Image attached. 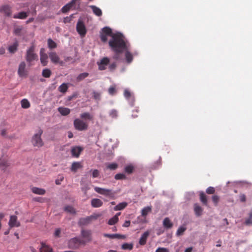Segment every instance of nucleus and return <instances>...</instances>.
Here are the masks:
<instances>
[{"instance_id":"obj_6","label":"nucleus","mask_w":252,"mask_h":252,"mask_svg":"<svg viewBox=\"0 0 252 252\" xmlns=\"http://www.w3.org/2000/svg\"><path fill=\"white\" fill-rule=\"evenodd\" d=\"M94 189L98 193H99L100 194L105 195L110 198H114L115 195L114 192H113L112 191V190L109 189H103L95 187H94Z\"/></svg>"},{"instance_id":"obj_9","label":"nucleus","mask_w":252,"mask_h":252,"mask_svg":"<svg viewBox=\"0 0 252 252\" xmlns=\"http://www.w3.org/2000/svg\"><path fill=\"white\" fill-rule=\"evenodd\" d=\"M110 63V60L107 57H104L101 59L99 62H97L99 70H104L106 69L107 66Z\"/></svg>"},{"instance_id":"obj_55","label":"nucleus","mask_w":252,"mask_h":252,"mask_svg":"<svg viewBox=\"0 0 252 252\" xmlns=\"http://www.w3.org/2000/svg\"><path fill=\"white\" fill-rule=\"evenodd\" d=\"M109 94L111 95H114L116 93L115 88L114 87H110L108 89Z\"/></svg>"},{"instance_id":"obj_33","label":"nucleus","mask_w":252,"mask_h":252,"mask_svg":"<svg viewBox=\"0 0 252 252\" xmlns=\"http://www.w3.org/2000/svg\"><path fill=\"white\" fill-rule=\"evenodd\" d=\"M67 84L66 83H63L58 88V90L62 93H65L68 89Z\"/></svg>"},{"instance_id":"obj_39","label":"nucleus","mask_w":252,"mask_h":252,"mask_svg":"<svg viewBox=\"0 0 252 252\" xmlns=\"http://www.w3.org/2000/svg\"><path fill=\"white\" fill-rule=\"evenodd\" d=\"M186 229L187 228L185 226H180L177 231L176 235L179 236L183 235L184 232L186 230Z\"/></svg>"},{"instance_id":"obj_63","label":"nucleus","mask_w":252,"mask_h":252,"mask_svg":"<svg viewBox=\"0 0 252 252\" xmlns=\"http://www.w3.org/2000/svg\"><path fill=\"white\" fill-rule=\"evenodd\" d=\"M63 179V177H61V178L56 180V184L57 185H60L61 184V182H62Z\"/></svg>"},{"instance_id":"obj_28","label":"nucleus","mask_w":252,"mask_h":252,"mask_svg":"<svg viewBox=\"0 0 252 252\" xmlns=\"http://www.w3.org/2000/svg\"><path fill=\"white\" fill-rule=\"evenodd\" d=\"M91 221L92 220H91L90 217L89 216L86 218H81L79 220V223L80 225H85L89 224Z\"/></svg>"},{"instance_id":"obj_53","label":"nucleus","mask_w":252,"mask_h":252,"mask_svg":"<svg viewBox=\"0 0 252 252\" xmlns=\"http://www.w3.org/2000/svg\"><path fill=\"white\" fill-rule=\"evenodd\" d=\"M155 252H169V250L165 248H158Z\"/></svg>"},{"instance_id":"obj_5","label":"nucleus","mask_w":252,"mask_h":252,"mask_svg":"<svg viewBox=\"0 0 252 252\" xmlns=\"http://www.w3.org/2000/svg\"><path fill=\"white\" fill-rule=\"evenodd\" d=\"M73 124L75 128L79 131L87 130L88 127V124L79 119H75Z\"/></svg>"},{"instance_id":"obj_12","label":"nucleus","mask_w":252,"mask_h":252,"mask_svg":"<svg viewBox=\"0 0 252 252\" xmlns=\"http://www.w3.org/2000/svg\"><path fill=\"white\" fill-rule=\"evenodd\" d=\"M81 234L82 238L85 239L83 240L86 241V243L92 241V232L91 230L82 229Z\"/></svg>"},{"instance_id":"obj_45","label":"nucleus","mask_w":252,"mask_h":252,"mask_svg":"<svg viewBox=\"0 0 252 252\" xmlns=\"http://www.w3.org/2000/svg\"><path fill=\"white\" fill-rule=\"evenodd\" d=\"M118 167V164L116 163H108L107 164V168L110 170H115Z\"/></svg>"},{"instance_id":"obj_40","label":"nucleus","mask_w":252,"mask_h":252,"mask_svg":"<svg viewBox=\"0 0 252 252\" xmlns=\"http://www.w3.org/2000/svg\"><path fill=\"white\" fill-rule=\"evenodd\" d=\"M89 76V73L87 72H84L80 73L78 75V76L77 77V80L78 81H81L85 78Z\"/></svg>"},{"instance_id":"obj_56","label":"nucleus","mask_w":252,"mask_h":252,"mask_svg":"<svg viewBox=\"0 0 252 252\" xmlns=\"http://www.w3.org/2000/svg\"><path fill=\"white\" fill-rule=\"evenodd\" d=\"M93 97L96 100H99L100 98V94L99 93L94 92Z\"/></svg>"},{"instance_id":"obj_3","label":"nucleus","mask_w":252,"mask_h":252,"mask_svg":"<svg viewBox=\"0 0 252 252\" xmlns=\"http://www.w3.org/2000/svg\"><path fill=\"white\" fill-rule=\"evenodd\" d=\"M86 241L81 240L78 237H74L70 239L68 243V247L70 249H77L80 245H85Z\"/></svg>"},{"instance_id":"obj_20","label":"nucleus","mask_w":252,"mask_h":252,"mask_svg":"<svg viewBox=\"0 0 252 252\" xmlns=\"http://www.w3.org/2000/svg\"><path fill=\"white\" fill-rule=\"evenodd\" d=\"M163 225L165 228L170 229L173 227V224L169 218L167 217L165 218L163 221Z\"/></svg>"},{"instance_id":"obj_4","label":"nucleus","mask_w":252,"mask_h":252,"mask_svg":"<svg viewBox=\"0 0 252 252\" xmlns=\"http://www.w3.org/2000/svg\"><path fill=\"white\" fill-rule=\"evenodd\" d=\"M42 133V130L39 129L38 133L33 136L32 142L34 147H41L43 145L44 143L41 138Z\"/></svg>"},{"instance_id":"obj_43","label":"nucleus","mask_w":252,"mask_h":252,"mask_svg":"<svg viewBox=\"0 0 252 252\" xmlns=\"http://www.w3.org/2000/svg\"><path fill=\"white\" fill-rule=\"evenodd\" d=\"M42 74L45 78H49L51 76V71L49 69H44L42 71Z\"/></svg>"},{"instance_id":"obj_22","label":"nucleus","mask_w":252,"mask_h":252,"mask_svg":"<svg viewBox=\"0 0 252 252\" xmlns=\"http://www.w3.org/2000/svg\"><path fill=\"white\" fill-rule=\"evenodd\" d=\"M28 16V13L26 12H20L17 14H14L13 16L14 19H25Z\"/></svg>"},{"instance_id":"obj_13","label":"nucleus","mask_w":252,"mask_h":252,"mask_svg":"<svg viewBox=\"0 0 252 252\" xmlns=\"http://www.w3.org/2000/svg\"><path fill=\"white\" fill-rule=\"evenodd\" d=\"M40 62L43 66H45L48 63V55L45 53V50L42 48L40 51Z\"/></svg>"},{"instance_id":"obj_2","label":"nucleus","mask_w":252,"mask_h":252,"mask_svg":"<svg viewBox=\"0 0 252 252\" xmlns=\"http://www.w3.org/2000/svg\"><path fill=\"white\" fill-rule=\"evenodd\" d=\"M26 60L29 63V66L32 65V61L38 60V56L34 53V46H32L27 51L26 56Z\"/></svg>"},{"instance_id":"obj_18","label":"nucleus","mask_w":252,"mask_h":252,"mask_svg":"<svg viewBox=\"0 0 252 252\" xmlns=\"http://www.w3.org/2000/svg\"><path fill=\"white\" fill-rule=\"evenodd\" d=\"M103 202L99 199L94 198L91 200V205L94 208H98L102 206Z\"/></svg>"},{"instance_id":"obj_62","label":"nucleus","mask_w":252,"mask_h":252,"mask_svg":"<svg viewBox=\"0 0 252 252\" xmlns=\"http://www.w3.org/2000/svg\"><path fill=\"white\" fill-rule=\"evenodd\" d=\"M21 29L19 28H15L14 30V33L16 35H19L21 32Z\"/></svg>"},{"instance_id":"obj_59","label":"nucleus","mask_w":252,"mask_h":252,"mask_svg":"<svg viewBox=\"0 0 252 252\" xmlns=\"http://www.w3.org/2000/svg\"><path fill=\"white\" fill-rule=\"evenodd\" d=\"M116 67V63H111L109 66V68L110 70H114Z\"/></svg>"},{"instance_id":"obj_27","label":"nucleus","mask_w":252,"mask_h":252,"mask_svg":"<svg viewBox=\"0 0 252 252\" xmlns=\"http://www.w3.org/2000/svg\"><path fill=\"white\" fill-rule=\"evenodd\" d=\"M82 166L80 162H74L72 163L70 170L71 171L75 172L77 170L81 168Z\"/></svg>"},{"instance_id":"obj_37","label":"nucleus","mask_w":252,"mask_h":252,"mask_svg":"<svg viewBox=\"0 0 252 252\" xmlns=\"http://www.w3.org/2000/svg\"><path fill=\"white\" fill-rule=\"evenodd\" d=\"M48 46L50 49H54L57 47V44L52 39H48Z\"/></svg>"},{"instance_id":"obj_21","label":"nucleus","mask_w":252,"mask_h":252,"mask_svg":"<svg viewBox=\"0 0 252 252\" xmlns=\"http://www.w3.org/2000/svg\"><path fill=\"white\" fill-rule=\"evenodd\" d=\"M31 189L33 193L36 194L44 195L46 193V190L41 188L32 187Z\"/></svg>"},{"instance_id":"obj_42","label":"nucleus","mask_w":252,"mask_h":252,"mask_svg":"<svg viewBox=\"0 0 252 252\" xmlns=\"http://www.w3.org/2000/svg\"><path fill=\"white\" fill-rule=\"evenodd\" d=\"M134 170V167L131 165H127L125 168V171L127 174H131Z\"/></svg>"},{"instance_id":"obj_47","label":"nucleus","mask_w":252,"mask_h":252,"mask_svg":"<svg viewBox=\"0 0 252 252\" xmlns=\"http://www.w3.org/2000/svg\"><path fill=\"white\" fill-rule=\"evenodd\" d=\"M126 178V175L124 174L118 173L115 175V179L116 180H122Z\"/></svg>"},{"instance_id":"obj_32","label":"nucleus","mask_w":252,"mask_h":252,"mask_svg":"<svg viewBox=\"0 0 252 252\" xmlns=\"http://www.w3.org/2000/svg\"><path fill=\"white\" fill-rule=\"evenodd\" d=\"M152 211V207H146L144 208L141 211V215L143 217H146L148 213H150Z\"/></svg>"},{"instance_id":"obj_15","label":"nucleus","mask_w":252,"mask_h":252,"mask_svg":"<svg viewBox=\"0 0 252 252\" xmlns=\"http://www.w3.org/2000/svg\"><path fill=\"white\" fill-rule=\"evenodd\" d=\"M8 224L11 227H19L20 225V222L17 221V217L16 216H10Z\"/></svg>"},{"instance_id":"obj_54","label":"nucleus","mask_w":252,"mask_h":252,"mask_svg":"<svg viewBox=\"0 0 252 252\" xmlns=\"http://www.w3.org/2000/svg\"><path fill=\"white\" fill-rule=\"evenodd\" d=\"M101 216V214H94L90 216V218L91 220H96L99 217H100V216Z\"/></svg>"},{"instance_id":"obj_46","label":"nucleus","mask_w":252,"mask_h":252,"mask_svg":"<svg viewBox=\"0 0 252 252\" xmlns=\"http://www.w3.org/2000/svg\"><path fill=\"white\" fill-rule=\"evenodd\" d=\"M64 210L67 212H69L71 214H75V210L74 208L71 206H67L65 207Z\"/></svg>"},{"instance_id":"obj_61","label":"nucleus","mask_w":252,"mask_h":252,"mask_svg":"<svg viewBox=\"0 0 252 252\" xmlns=\"http://www.w3.org/2000/svg\"><path fill=\"white\" fill-rule=\"evenodd\" d=\"M245 224L246 225H250L252 224V219L249 218L245 220Z\"/></svg>"},{"instance_id":"obj_57","label":"nucleus","mask_w":252,"mask_h":252,"mask_svg":"<svg viewBox=\"0 0 252 252\" xmlns=\"http://www.w3.org/2000/svg\"><path fill=\"white\" fill-rule=\"evenodd\" d=\"M61 232V230L60 228L56 229L54 233V236L56 237H59L60 236Z\"/></svg>"},{"instance_id":"obj_58","label":"nucleus","mask_w":252,"mask_h":252,"mask_svg":"<svg viewBox=\"0 0 252 252\" xmlns=\"http://www.w3.org/2000/svg\"><path fill=\"white\" fill-rule=\"evenodd\" d=\"M138 112L139 110L137 109H135L134 110H133L132 111V117L133 118H137L138 116L137 114L138 113Z\"/></svg>"},{"instance_id":"obj_35","label":"nucleus","mask_w":252,"mask_h":252,"mask_svg":"<svg viewBox=\"0 0 252 252\" xmlns=\"http://www.w3.org/2000/svg\"><path fill=\"white\" fill-rule=\"evenodd\" d=\"M80 117L83 119H87L90 120L93 119V117L88 112L82 113L80 115Z\"/></svg>"},{"instance_id":"obj_14","label":"nucleus","mask_w":252,"mask_h":252,"mask_svg":"<svg viewBox=\"0 0 252 252\" xmlns=\"http://www.w3.org/2000/svg\"><path fill=\"white\" fill-rule=\"evenodd\" d=\"M40 248L39 252H53V249L49 246L47 245L45 242H41L40 243Z\"/></svg>"},{"instance_id":"obj_38","label":"nucleus","mask_w":252,"mask_h":252,"mask_svg":"<svg viewBox=\"0 0 252 252\" xmlns=\"http://www.w3.org/2000/svg\"><path fill=\"white\" fill-rule=\"evenodd\" d=\"M73 6V5H72L70 2H69L63 7L62 8V11L63 13H66L69 11Z\"/></svg>"},{"instance_id":"obj_52","label":"nucleus","mask_w":252,"mask_h":252,"mask_svg":"<svg viewBox=\"0 0 252 252\" xmlns=\"http://www.w3.org/2000/svg\"><path fill=\"white\" fill-rule=\"evenodd\" d=\"M92 171V176L93 178H97L99 175V172L97 169H94Z\"/></svg>"},{"instance_id":"obj_41","label":"nucleus","mask_w":252,"mask_h":252,"mask_svg":"<svg viewBox=\"0 0 252 252\" xmlns=\"http://www.w3.org/2000/svg\"><path fill=\"white\" fill-rule=\"evenodd\" d=\"M119 218H117L116 216H114L108 220V224L112 225L116 224Z\"/></svg>"},{"instance_id":"obj_64","label":"nucleus","mask_w":252,"mask_h":252,"mask_svg":"<svg viewBox=\"0 0 252 252\" xmlns=\"http://www.w3.org/2000/svg\"><path fill=\"white\" fill-rule=\"evenodd\" d=\"M70 20H71V17H66L64 18L63 22H64V23H66L69 22L70 21Z\"/></svg>"},{"instance_id":"obj_11","label":"nucleus","mask_w":252,"mask_h":252,"mask_svg":"<svg viewBox=\"0 0 252 252\" xmlns=\"http://www.w3.org/2000/svg\"><path fill=\"white\" fill-rule=\"evenodd\" d=\"M0 12L7 17H10L12 15L11 7L8 4L2 5L0 7Z\"/></svg>"},{"instance_id":"obj_16","label":"nucleus","mask_w":252,"mask_h":252,"mask_svg":"<svg viewBox=\"0 0 252 252\" xmlns=\"http://www.w3.org/2000/svg\"><path fill=\"white\" fill-rule=\"evenodd\" d=\"M82 150L83 149L79 146L73 147L71 150V153L72 157L78 158Z\"/></svg>"},{"instance_id":"obj_25","label":"nucleus","mask_w":252,"mask_h":252,"mask_svg":"<svg viewBox=\"0 0 252 252\" xmlns=\"http://www.w3.org/2000/svg\"><path fill=\"white\" fill-rule=\"evenodd\" d=\"M9 165L10 163L6 159L2 158H0V167L1 168L2 170H5Z\"/></svg>"},{"instance_id":"obj_60","label":"nucleus","mask_w":252,"mask_h":252,"mask_svg":"<svg viewBox=\"0 0 252 252\" xmlns=\"http://www.w3.org/2000/svg\"><path fill=\"white\" fill-rule=\"evenodd\" d=\"M130 224V220H126L124 222V223L123 224V227H127L129 226Z\"/></svg>"},{"instance_id":"obj_31","label":"nucleus","mask_w":252,"mask_h":252,"mask_svg":"<svg viewBox=\"0 0 252 252\" xmlns=\"http://www.w3.org/2000/svg\"><path fill=\"white\" fill-rule=\"evenodd\" d=\"M127 50V46H126V49L124 50V51H126L125 53L126 59L128 63H130L133 60V57L132 54L128 51H126Z\"/></svg>"},{"instance_id":"obj_34","label":"nucleus","mask_w":252,"mask_h":252,"mask_svg":"<svg viewBox=\"0 0 252 252\" xmlns=\"http://www.w3.org/2000/svg\"><path fill=\"white\" fill-rule=\"evenodd\" d=\"M21 106L23 108L27 109L30 107V103L27 99H23L21 101Z\"/></svg>"},{"instance_id":"obj_30","label":"nucleus","mask_w":252,"mask_h":252,"mask_svg":"<svg viewBox=\"0 0 252 252\" xmlns=\"http://www.w3.org/2000/svg\"><path fill=\"white\" fill-rule=\"evenodd\" d=\"M200 200L205 205H207V198L205 194L203 192H201L199 194Z\"/></svg>"},{"instance_id":"obj_49","label":"nucleus","mask_w":252,"mask_h":252,"mask_svg":"<svg viewBox=\"0 0 252 252\" xmlns=\"http://www.w3.org/2000/svg\"><path fill=\"white\" fill-rule=\"evenodd\" d=\"M212 201L214 202L215 206H217L218 203L220 200V197L218 195H213L212 197Z\"/></svg>"},{"instance_id":"obj_48","label":"nucleus","mask_w":252,"mask_h":252,"mask_svg":"<svg viewBox=\"0 0 252 252\" xmlns=\"http://www.w3.org/2000/svg\"><path fill=\"white\" fill-rule=\"evenodd\" d=\"M109 115L112 118H116L118 116V112L116 110L113 109L109 112Z\"/></svg>"},{"instance_id":"obj_1","label":"nucleus","mask_w":252,"mask_h":252,"mask_svg":"<svg viewBox=\"0 0 252 252\" xmlns=\"http://www.w3.org/2000/svg\"><path fill=\"white\" fill-rule=\"evenodd\" d=\"M107 36L112 37L109 41V45L112 50L115 52L113 58L116 60H120L121 54L126 49V43L124 35L119 32L113 33L110 28L106 27L102 29L100 33V39L103 42L107 41Z\"/></svg>"},{"instance_id":"obj_8","label":"nucleus","mask_w":252,"mask_h":252,"mask_svg":"<svg viewBox=\"0 0 252 252\" xmlns=\"http://www.w3.org/2000/svg\"><path fill=\"white\" fill-rule=\"evenodd\" d=\"M76 30L81 36L84 37L86 34L85 26L82 21H79L76 25Z\"/></svg>"},{"instance_id":"obj_44","label":"nucleus","mask_w":252,"mask_h":252,"mask_svg":"<svg viewBox=\"0 0 252 252\" xmlns=\"http://www.w3.org/2000/svg\"><path fill=\"white\" fill-rule=\"evenodd\" d=\"M122 248L123 250H131L133 248V245L132 244L125 243L122 245Z\"/></svg>"},{"instance_id":"obj_17","label":"nucleus","mask_w":252,"mask_h":252,"mask_svg":"<svg viewBox=\"0 0 252 252\" xmlns=\"http://www.w3.org/2000/svg\"><path fill=\"white\" fill-rule=\"evenodd\" d=\"M150 235V232L149 231H145L141 236L139 244L140 245L144 246L146 244L147 238Z\"/></svg>"},{"instance_id":"obj_7","label":"nucleus","mask_w":252,"mask_h":252,"mask_svg":"<svg viewBox=\"0 0 252 252\" xmlns=\"http://www.w3.org/2000/svg\"><path fill=\"white\" fill-rule=\"evenodd\" d=\"M26 64L24 62H22L19 65L18 69V74L20 77H26L28 74V71L26 69Z\"/></svg>"},{"instance_id":"obj_26","label":"nucleus","mask_w":252,"mask_h":252,"mask_svg":"<svg viewBox=\"0 0 252 252\" xmlns=\"http://www.w3.org/2000/svg\"><path fill=\"white\" fill-rule=\"evenodd\" d=\"M90 7L95 15L97 16H100L102 15V11L99 8L94 5H91L90 6Z\"/></svg>"},{"instance_id":"obj_24","label":"nucleus","mask_w":252,"mask_h":252,"mask_svg":"<svg viewBox=\"0 0 252 252\" xmlns=\"http://www.w3.org/2000/svg\"><path fill=\"white\" fill-rule=\"evenodd\" d=\"M194 211L196 216H200L202 215L203 209L198 204L195 203L194 205Z\"/></svg>"},{"instance_id":"obj_50","label":"nucleus","mask_w":252,"mask_h":252,"mask_svg":"<svg viewBox=\"0 0 252 252\" xmlns=\"http://www.w3.org/2000/svg\"><path fill=\"white\" fill-rule=\"evenodd\" d=\"M124 95L125 97L127 99H130L132 96L131 93L127 90H125L124 91Z\"/></svg>"},{"instance_id":"obj_51","label":"nucleus","mask_w":252,"mask_h":252,"mask_svg":"<svg viewBox=\"0 0 252 252\" xmlns=\"http://www.w3.org/2000/svg\"><path fill=\"white\" fill-rule=\"evenodd\" d=\"M215 189L214 187H209L206 190V192L207 194H212L215 193Z\"/></svg>"},{"instance_id":"obj_36","label":"nucleus","mask_w":252,"mask_h":252,"mask_svg":"<svg viewBox=\"0 0 252 252\" xmlns=\"http://www.w3.org/2000/svg\"><path fill=\"white\" fill-rule=\"evenodd\" d=\"M18 43L15 42L13 45L10 46L8 48V51L10 53H14L17 49Z\"/></svg>"},{"instance_id":"obj_29","label":"nucleus","mask_w":252,"mask_h":252,"mask_svg":"<svg viewBox=\"0 0 252 252\" xmlns=\"http://www.w3.org/2000/svg\"><path fill=\"white\" fill-rule=\"evenodd\" d=\"M127 205V203L126 202H123L118 204L114 207L115 211H119L123 210L125 208Z\"/></svg>"},{"instance_id":"obj_23","label":"nucleus","mask_w":252,"mask_h":252,"mask_svg":"<svg viewBox=\"0 0 252 252\" xmlns=\"http://www.w3.org/2000/svg\"><path fill=\"white\" fill-rule=\"evenodd\" d=\"M58 110L62 116H67L70 112V109L63 107H59Z\"/></svg>"},{"instance_id":"obj_19","label":"nucleus","mask_w":252,"mask_h":252,"mask_svg":"<svg viewBox=\"0 0 252 252\" xmlns=\"http://www.w3.org/2000/svg\"><path fill=\"white\" fill-rule=\"evenodd\" d=\"M103 236L105 237L109 238L111 239H115V238L125 239L126 238L125 235H121V234H110L105 233L103 234Z\"/></svg>"},{"instance_id":"obj_10","label":"nucleus","mask_w":252,"mask_h":252,"mask_svg":"<svg viewBox=\"0 0 252 252\" xmlns=\"http://www.w3.org/2000/svg\"><path fill=\"white\" fill-rule=\"evenodd\" d=\"M49 57L51 62L54 63H59L61 65H63V62L60 61V58L56 52H51L49 53Z\"/></svg>"}]
</instances>
